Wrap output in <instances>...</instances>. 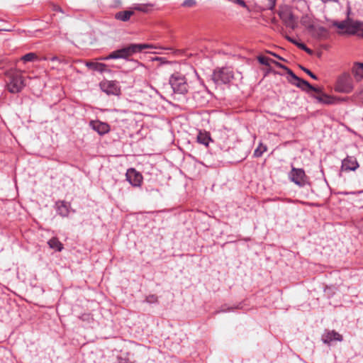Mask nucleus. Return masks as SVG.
<instances>
[{
  "label": "nucleus",
  "instance_id": "1",
  "mask_svg": "<svg viewBox=\"0 0 363 363\" xmlns=\"http://www.w3.org/2000/svg\"><path fill=\"white\" fill-rule=\"evenodd\" d=\"M152 44H130L128 46L111 52L108 55L99 58L101 60L111 59H128L136 52H140L144 49L156 48Z\"/></svg>",
  "mask_w": 363,
  "mask_h": 363
},
{
  "label": "nucleus",
  "instance_id": "2",
  "mask_svg": "<svg viewBox=\"0 0 363 363\" xmlns=\"http://www.w3.org/2000/svg\"><path fill=\"white\" fill-rule=\"evenodd\" d=\"M6 86L9 92L16 94L26 86L25 79L21 71L11 70L7 72Z\"/></svg>",
  "mask_w": 363,
  "mask_h": 363
},
{
  "label": "nucleus",
  "instance_id": "3",
  "mask_svg": "<svg viewBox=\"0 0 363 363\" xmlns=\"http://www.w3.org/2000/svg\"><path fill=\"white\" fill-rule=\"evenodd\" d=\"M333 26L337 28L339 34L354 35L359 31L363 32V23L359 21H352L350 19L340 22L335 21Z\"/></svg>",
  "mask_w": 363,
  "mask_h": 363
},
{
  "label": "nucleus",
  "instance_id": "4",
  "mask_svg": "<svg viewBox=\"0 0 363 363\" xmlns=\"http://www.w3.org/2000/svg\"><path fill=\"white\" fill-rule=\"evenodd\" d=\"M169 82L175 94H186L190 89L186 77L179 72L172 74Z\"/></svg>",
  "mask_w": 363,
  "mask_h": 363
},
{
  "label": "nucleus",
  "instance_id": "5",
  "mask_svg": "<svg viewBox=\"0 0 363 363\" xmlns=\"http://www.w3.org/2000/svg\"><path fill=\"white\" fill-rule=\"evenodd\" d=\"M354 89L352 79L347 74L340 75L335 84V91L343 94H349Z\"/></svg>",
  "mask_w": 363,
  "mask_h": 363
},
{
  "label": "nucleus",
  "instance_id": "6",
  "mask_svg": "<svg viewBox=\"0 0 363 363\" xmlns=\"http://www.w3.org/2000/svg\"><path fill=\"white\" fill-rule=\"evenodd\" d=\"M233 78V71L230 68L216 69L212 74V79L216 84H226Z\"/></svg>",
  "mask_w": 363,
  "mask_h": 363
},
{
  "label": "nucleus",
  "instance_id": "7",
  "mask_svg": "<svg viewBox=\"0 0 363 363\" xmlns=\"http://www.w3.org/2000/svg\"><path fill=\"white\" fill-rule=\"evenodd\" d=\"M100 86L107 94L118 96L121 94V89L116 81H104L101 82Z\"/></svg>",
  "mask_w": 363,
  "mask_h": 363
},
{
  "label": "nucleus",
  "instance_id": "8",
  "mask_svg": "<svg viewBox=\"0 0 363 363\" xmlns=\"http://www.w3.org/2000/svg\"><path fill=\"white\" fill-rule=\"evenodd\" d=\"M291 179L296 184L303 186L306 184V176L302 169L292 167L290 173Z\"/></svg>",
  "mask_w": 363,
  "mask_h": 363
},
{
  "label": "nucleus",
  "instance_id": "9",
  "mask_svg": "<svg viewBox=\"0 0 363 363\" xmlns=\"http://www.w3.org/2000/svg\"><path fill=\"white\" fill-rule=\"evenodd\" d=\"M125 176L126 179L132 186L135 187L140 186L143 178L140 172H137L135 169L130 168L127 170Z\"/></svg>",
  "mask_w": 363,
  "mask_h": 363
},
{
  "label": "nucleus",
  "instance_id": "10",
  "mask_svg": "<svg viewBox=\"0 0 363 363\" xmlns=\"http://www.w3.org/2000/svg\"><path fill=\"white\" fill-rule=\"evenodd\" d=\"M289 75L291 77L290 82L301 88L302 90L309 92V89H313L307 81L298 77L291 70H289Z\"/></svg>",
  "mask_w": 363,
  "mask_h": 363
},
{
  "label": "nucleus",
  "instance_id": "11",
  "mask_svg": "<svg viewBox=\"0 0 363 363\" xmlns=\"http://www.w3.org/2000/svg\"><path fill=\"white\" fill-rule=\"evenodd\" d=\"M90 126L100 135H104L110 130L108 123L99 121H91Z\"/></svg>",
  "mask_w": 363,
  "mask_h": 363
},
{
  "label": "nucleus",
  "instance_id": "12",
  "mask_svg": "<svg viewBox=\"0 0 363 363\" xmlns=\"http://www.w3.org/2000/svg\"><path fill=\"white\" fill-rule=\"evenodd\" d=\"M358 167L357 159L352 156H347L342 162V168L347 171H354Z\"/></svg>",
  "mask_w": 363,
  "mask_h": 363
},
{
  "label": "nucleus",
  "instance_id": "13",
  "mask_svg": "<svg viewBox=\"0 0 363 363\" xmlns=\"http://www.w3.org/2000/svg\"><path fill=\"white\" fill-rule=\"evenodd\" d=\"M280 18L285 23L286 26L294 28L296 24L294 16L287 9L281 11L279 13Z\"/></svg>",
  "mask_w": 363,
  "mask_h": 363
},
{
  "label": "nucleus",
  "instance_id": "14",
  "mask_svg": "<svg viewBox=\"0 0 363 363\" xmlns=\"http://www.w3.org/2000/svg\"><path fill=\"white\" fill-rule=\"evenodd\" d=\"M325 343H330L332 341L337 340L341 341L342 340V336L337 332L332 330L328 332L323 337Z\"/></svg>",
  "mask_w": 363,
  "mask_h": 363
},
{
  "label": "nucleus",
  "instance_id": "15",
  "mask_svg": "<svg viewBox=\"0 0 363 363\" xmlns=\"http://www.w3.org/2000/svg\"><path fill=\"white\" fill-rule=\"evenodd\" d=\"M352 74H354L357 81H360L363 79V63L356 62L352 67Z\"/></svg>",
  "mask_w": 363,
  "mask_h": 363
},
{
  "label": "nucleus",
  "instance_id": "16",
  "mask_svg": "<svg viewBox=\"0 0 363 363\" xmlns=\"http://www.w3.org/2000/svg\"><path fill=\"white\" fill-rule=\"evenodd\" d=\"M86 67H88L89 68H90L91 69L95 70V71H99L100 72L110 71L109 69H108L106 68L107 67L106 65H105L104 63H101V62H87L86 63Z\"/></svg>",
  "mask_w": 363,
  "mask_h": 363
},
{
  "label": "nucleus",
  "instance_id": "17",
  "mask_svg": "<svg viewBox=\"0 0 363 363\" xmlns=\"http://www.w3.org/2000/svg\"><path fill=\"white\" fill-rule=\"evenodd\" d=\"M211 140L210 134L207 132H199L197 135V141L198 143L203 144L206 146L208 145V143Z\"/></svg>",
  "mask_w": 363,
  "mask_h": 363
},
{
  "label": "nucleus",
  "instance_id": "18",
  "mask_svg": "<svg viewBox=\"0 0 363 363\" xmlns=\"http://www.w3.org/2000/svg\"><path fill=\"white\" fill-rule=\"evenodd\" d=\"M133 13H134L132 11H120L116 13L115 18L122 21H127L133 15Z\"/></svg>",
  "mask_w": 363,
  "mask_h": 363
},
{
  "label": "nucleus",
  "instance_id": "19",
  "mask_svg": "<svg viewBox=\"0 0 363 363\" xmlns=\"http://www.w3.org/2000/svg\"><path fill=\"white\" fill-rule=\"evenodd\" d=\"M315 98L319 101L325 104H332L335 101V99L330 96L325 94H321L319 96H315Z\"/></svg>",
  "mask_w": 363,
  "mask_h": 363
},
{
  "label": "nucleus",
  "instance_id": "20",
  "mask_svg": "<svg viewBox=\"0 0 363 363\" xmlns=\"http://www.w3.org/2000/svg\"><path fill=\"white\" fill-rule=\"evenodd\" d=\"M48 244L50 248L56 250L57 251H59V252H60L63 248L62 244L56 238H51L48 242Z\"/></svg>",
  "mask_w": 363,
  "mask_h": 363
},
{
  "label": "nucleus",
  "instance_id": "21",
  "mask_svg": "<svg viewBox=\"0 0 363 363\" xmlns=\"http://www.w3.org/2000/svg\"><path fill=\"white\" fill-rule=\"evenodd\" d=\"M57 211L62 216H67L69 214V208L65 202L57 203Z\"/></svg>",
  "mask_w": 363,
  "mask_h": 363
},
{
  "label": "nucleus",
  "instance_id": "22",
  "mask_svg": "<svg viewBox=\"0 0 363 363\" xmlns=\"http://www.w3.org/2000/svg\"><path fill=\"white\" fill-rule=\"evenodd\" d=\"M21 59L24 62H33L38 60V56L34 52H29L23 55Z\"/></svg>",
  "mask_w": 363,
  "mask_h": 363
},
{
  "label": "nucleus",
  "instance_id": "23",
  "mask_svg": "<svg viewBox=\"0 0 363 363\" xmlns=\"http://www.w3.org/2000/svg\"><path fill=\"white\" fill-rule=\"evenodd\" d=\"M266 151H267V146L260 143L259 145L255 150L254 156L256 157H259Z\"/></svg>",
  "mask_w": 363,
  "mask_h": 363
},
{
  "label": "nucleus",
  "instance_id": "24",
  "mask_svg": "<svg viewBox=\"0 0 363 363\" xmlns=\"http://www.w3.org/2000/svg\"><path fill=\"white\" fill-rule=\"evenodd\" d=\"M257 60L262 65L269 66L270 63H272L273 60L266 56H258Z\"/></svg>",
  "mask_w": 363,
  "mask_h": 363
},
{
  "label": "nucleus",
  "instance_id": "25",
  "mask_svg": "<svg viewBox=\"0 0 363 363\" xmlns=\"http://www.w3.org/2000/svg\"><path fill=\"white\" fill-rule=\"evenodd\" d=\"M262 1L264 4V9L269 10L272 9L276 4V0H262Z\"/></svg>",
  "mask_w": 363,
  "mask_h": 363
},
{
  "label": "nucleus",
  "instance_id": "26",
  "mask_svg": "<svg viewBox=\"0 0 363 363\" xmlns=\"http://www.w3.org/2000/svg\"><path fill=\"white\" fill-rule=\"evenodd\" d=\"M149 6L150 5H146V4L138 5V6H135L134 9H135L137 11H142V12H147L148 11L147 7Z\"/></svg>",
  "mask_w": 363,
  "mask_h": 363
},
{
  "label": "nucleus",
  "instance_id": "27",
  "mask_svg": "<svg viewBox=\"0 0 363 363\" xmlns=\"http://www.w3.org/2000/svg\"><path fill=\"white\" fill-rule=\"evenodd\" d=\"M289 40L291 42L294 43V44H296V45L298 46V48H300L301 49H302V50H303L306 51V52H308V53H310V52H311V50H310V49H308V48H307L304 44H303V43H296L294 40H292V39H291V38H289Z\"/></svg>",
  "mask_w": 363,
  "mask_h": 363
},
{
  "label": "nucleus",
  "instance_id": "28",
  "mask_svg": "<svg viewBox=\"0 0 363 363\" xmlns=\"http://www.w3.org/2000/svg\"><path fill=\"white\" fill-rule=\"evenodd\" d=\"M146 301L149 303H154L157 301V297L155 295H150L147 296Z\"/></svg>",
  "mask_w": 363,
  "mask_h": 363
},
{
  "label": "nucleus",
  "instance_id": "29",
  "mask_svg": "<svg viewBox=\"0 0 363 363\" xmlns=\"http://www.w3.org/2000/svg\"><path fill=\"white\" fill-rule=\"evenodd\" d=\"M301 69L303 70L306 74H308L311 78L314 79H317L318 77L316 75H315L313 72H311L309 69L303 67H301Z\"/></svg>",
  "mask_w": 363,
  "mask_h": 363
},
{
  "label": "nucleus",
  "instance_id": "30",
  "mask_svg": "<svg viewBox=\"0 0 363 363\" xmlns=\"http://www.w3.org/2000/svg\"><path fill=\"white\" fill-rule=\"evenodd\" d=\"M272 63H273V64H274L276 66H277V67H280V68H281V69H284L286 70V72H287V74H289V70H291L290 69H289L288 67H286V66H284V65H282V64H281V63H279V62H277V61H275V60H273V61H272Z\"/></svg>",
  "mask_w": 363,
  "mask_h": 363
},
{
  "label": "nucleus",
  "instance_id": "31",
  "mask_svg": "<svg viewBox=\"0 0 363 363\" xmlns=\"http://www.w3.org/2000/svg\"><path fill=\"white\" fill-rule=\"evenodd\" d=\"M196 4L194 0H186L184 1L183 5L184 6L191 7Z\"/></svg>",
  "mask_w": 363,
  "mask_h": 363
},
{
  "label": "nucleus",
  "instance_id": "32",
  "mask_svg": "<svg viewBox=\"0 0 363 363\" xmlns=\"http://www.w3.org/2000/svg\"><path fill=\"white\" fill-rule=\"evenodd\" d=\"M234 2L239 4L240 6L242 7H246V4L243 0H234Z\"/></svg>",
  "mask_w": 363,
  "mask_h": 363
},
{
  "label": "nucleus",
  "instance_id": "33",
  "mask_svg": "<svg viewBox=\"0 0 363 363\" xmlns=\"http://www.w3.org/2000/svg\"><path fill=\"white\" fill-rule=\"evenodd\" d=\"M315 91V92L318 93V94H323L320 89L315 88L314 86H313V89H309V91Z\"/></svg>",
  "mask_w": 363,
  "mask_h": 363
},
{
  "label": "nucleus",
  "instance_id": "34",
  "mask_svg": "<svg viewBox=\"0 0 363 363\" xmlns=\"http://www.w3.org/2000/svg\"><path fill=\"white\" fill-rule=\"evenodd\" d=\"M155 60L160 61L161 63H167V61H165L164 58L162 57H155Z\"/></svg>",
  "mask_w": 363,
  "mask_h": 363
},
{
  "label": "nucleus",
  "instance_id": "35",
  "mask_svg": "<svg viewBox=\"0 0 363 363\" xmlns=\"http://www.w3.org/2000/svg\"><path fill=\"white\" fill-rule=\"evenodd\" d=\"M50 60H51L52 62H60V59L56 56L52 57L51 58H50Z\"/></svg>",
  "mask_w": 363,
  "mask_h": 363
},
{
  "label": "nucleus",
  "instance_id": "36",
  "mask_svg": "<svg viewBox=\"0 0 363 363\" xmlns=\"http://www.w3.org/2000/svg\"><path fill=\"white\" fill-rule=\"evenodd\" d=\"M269 53H270L271 55H272L273 56H274L275 57L278 58L279 60H283V61H285V60H284V58H282L281 57H280V56H279V55H276L275 53H273V52H269Z\"/></svg>",
  "mask_w": 363,
  "mask_h": 363
},
{
  "label": "nucleus",
  "instance_id": "37",
  "mask_svg": "<svg viewBox=\"0 0 363 363\" xmlns=\"http://www.w3.org/2000/svg\"><path fill=\"white\" fill-rule=\"evenodd\" d=\"M269 53H270L271 55H272L273 56H274L275 57L278 58L279 60H283V61H285V60H284V58H282L281 57H280V56H279V55H276L275 53H273V52H269Z\"/></svg>",
  "mask_w": 363,
  "mask_h": 363
},
{
  "label": "nucleus",
  "instance_id": "38",
  "mask_svg": "<svg viewBox=\"0 0 363 363\" xmlns=\"http://www.w3.org/2000/svg\"><path fill=\"white\" fill-rule=\"evenodd\" d=\"M53 9L55 11L62 12V9L60 6H54Z\"/></svg>",
  "mask_w": 363,
  "mask_h": 363
},
{
  "label": "nucleus",
  "instance_id": "39",
  "mask_svg": "<svg viewBox=\"0 0 363 363\" xmlns=\"http://www.w3.org/2000/svg\"><path fill=\"white\" fill-rule=\"evenodd\" d=\"M230 308H226L225 306H223L220 309V312H228V311H230Z\"/></svg>",
  "mask_w": 363,
  "mask_h": 363
},
{
  "label": "nucleus",
  "instance_id": "40",
  "mask_svg": "<svg viewBox=\"0 0 363 363\" xmlns=\"http://www.w3.org/2000/svg\"><path fill=\"white\" fill-rule=\"evenodd\" d=\"M43 60H50V58H48V57H44L42 58Z\"/></svg>",
  "mask_w": 363,
  "mask_h": 363
},
{
  "label": "nucleus",
  "instance_id": "41",
  "mask_svg": "<svg viewBox=\"0 0 363 363\" xmlns=\"http://www.w3.org/2000/svg\"><path fill=\"white\" fill-rule=\"evenodd\" d=\"M359 35H360L361 37H362V38H363V33H361V34H359Z\"/></svg>",
  "mask_w": 363,
  "mask_h": 363
},
{
  "label": "nucleus",
  "instance_id": "42",
  "mask_svg": "<svg viewBox=\"0 0 363 363\" xmlns=\"http://www.w3.org/2000/svg\"><path fill=\"white\" fill-rule=\"evenodd\" d=\"M166 50H172L171 48H165Z\"/></svg>",
  "mask_w": 363,
  "mask_h": 363
}]
</instances>
